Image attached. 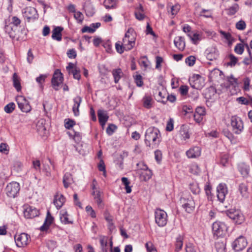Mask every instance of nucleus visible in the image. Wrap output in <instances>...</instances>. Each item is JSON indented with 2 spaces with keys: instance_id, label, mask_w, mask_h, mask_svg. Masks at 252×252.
<instances>
[{
  "instance_id": "obj_10",
  "label": "nucleus",
  "mask_w": 252,
  "mask_h": 252,
  "mask_svg": "<svg viewBox=\"0 0 252 252\" xmlns=\"http://www.w3.org/2000/svg\"><path fill=\"white\" fill-rule=\"evenodd\" d=\"M16 99L18 107L22 111L27 113L31 111L30 103L25 95H17Z\"/></svg>"
},
{
  "instance_id": "obj_25",
  "label": "nucleus",
  "mask_w": 252,
  "mask_h": 252,
  "mask_svg": "<svg viewBox=\"0 0 252 252\" xmlns=\"http://www.w3.org/2000/svg\"><path fill=\"white\" fill-rule=\"evenodd\" d=\"M175 46L180 51H183L185 48V42L184 37L177 36L174 40Z\"/></svg>"
},
{
  "instance_id": "obj_45",
  "label": "nucleus",
  "mask_w": 252,
  "mask_h": 252,
  "mask_svg": "<svg viewBox=\"0 0 252 252\" xmlns=\"http://www.w3.org/2000/svg\"><path fill=\"white\" fill-rule=\"evenodd\" d=\"M98 169L99 171L103 172V175L106 177V171L105 165L104 161L102 159L100 158L99 163L97 165Z\"/></svg>"
},
{
  "instance_id": "obj_4",
  "label": "nucleus",
  "mask_w": 252,
  "mask_h": 252,
  "mask_svg": "<svg viewBox=\"0 0 252 252\" xmlns=\"http://www.w3.org/2000/svg\"><path fill=\"white\" fill-rule=\"evenodd\" d=\"M180 203L185 211L189 213L193 211L195 207L194 201L189 194H184L180 198Z\"/></svg>"
},
{
  "instance_id": "obj_12",
  "label": "nucleus",
  "mask_w": 252,
  "mask_h": 252,
  "mask_svg": "<svg viewBox=\"0 0 252 252\" xmlns=\"http://www.w3.org/2000/svg\"><path fill=\"white\" fill-rule=\"evenodd\" d=\"M217 197L218 200L223 203L225 200L226 195L228 193L226 185L224 183L220 184L217 188Z\"/></svg>"
},
{
  "instance_id": "obj_17",
  "label": "nucleus",
  "mask_w": 252,
  "mask_h": 252,
  "mask_svg": "<svg viewBox=\"0 0 252 252\" xmlns=\"http://www.w3.org/2000/svg\"><path fill=\"white\" fill-rule=\"evenodd\" d=\"M65 200V197L59 192H57L54 195L53 203L56 208L59 210L63 205Z\"/></svg>"
},
{
  "instance_id": "obj_18",
  "label": "nucleus",
  "mask_w": 252,
  "mask_h": 252,
  "mask_svg": "<svg viewBox=\"0 0 252 252\" xmlns=\"http://www.w3.org/2000/svg\"><path fill=\"white\" fill-rule=\"evenodd\" d=\"M206 114L205 109L202 107H197L193 115L194 121L197 123H200Z\"/></svg>"
},
{
  "instance_id": "obj_21",
  "label": "nucleus",
  "mask_w": 252,
  "mask_h": 252,
  "mask_svg": "<svg viewBox=\"0 0 252 252\" xmlns=\"http://www.w3.org/2000/svg\"><path fill=\"white\" fill-rule=\"evenodd\" d=\"M54 218L51 216L50 213L48 211L47 214L46 218L44 224L40 227V230L41 231L47 230L49 226L52 223Z\"/></svg>"
},
{
  "instance_id": "obj_47",
  "label": "nucleus",
  "mask_w": 252,
  "mask_h": 252,
  "mask_svg": "<svg viewBox=\"0 0 252 252\" xmlns=\"http://www.w3.org/2000/svg\"><path fill=\"white\" fill-rule=\"evenodd\" d=\"M228 58L230 62L227 63V65L230 66H234L238 62V58L231 54L228 55Z\"/></svg>"
},
{
  "instance_id": "obj_9",
  "label": "nucleus",
  "mask_w": 252,
  "mask_h": 252,
  "mask_svg": "<svg viewBox=\"0 0 252 252\" xmlns=\"http://www.w3.org/2000/svg\"><path fill=\"white\" fill-rule=\"evenodd\" d=\"M247 245V240L245 237L240 236L232 242V247L235 252H238L243 251Z\"/></svg>"
},
{
  "instance_id": "obj_13",
  "label": "nucleus",
  "mask_w": 252,
  "mask_h": 252,
  "mask_svg": "<svg viewBox=\"0 0 252 252\" xmlns=\"http://www.w3.org/2000/svg\"><path fill=\"white\" fill-rule=\"evenodd\" d=\"M226 214L229 218L235 220L236 222L239 224L241 223L244 220L243 215L238 210H227Z\"/></svg>"
},
{
  "instance_id": "obj_28",
  "label": "nucleus",
  "mask_w": 252,
  "mask_h": 252,
  "mask_svg": "<svg viewBox=\"0 0 252 252\" xmlns=\"http://www.w3.org/2000/svg\"><path fill=\"white\" fill-rule=\"evenodd\" d=\"M219 57V51L215 47L211 48L207 53L206 58L210 61L216 60Z\"/></svg>"
},
{
  "instance_id": "obj_11",
  "label": "nucleus",
  "mask_w": 252,
  "mask_h": 252,
  "mask_svg": "<svg viewBox=\"0 0 252 252\" xmlns=\"http://www.w3.org/2000/svg\"><path fill=\"white\" fill-rule=\"evenodd\" d=\"M22 13L24 17L29 22L31 20H35L38 18V14L36 9L32 7H27L24 8Z\"/></svg>"
},
{
  "instance_id": "obj_48",
  "label": "nucleus",
  "mask_w": 252,
  "mask_h": 252,
  "mask_svg": "<svg viewBox=\"0 0 252 252\" xmlns=\"http://www.w3.org/2000/svg\"><path fill=\"white\" fill-rule=\"evenodd\" d=\"M15 108V104L13 102H10L7 104L4 108V111L7 113H11Z\"/></svg>"
},
{
  "instance_id": "obj_49",
  "label": "nucleus",
  "mask_w": 252,
  "mask_h": 252,
  "mask_svg": "<svg viewBox=\"0 0 252 252\" xmlns=\"http://www.w3.org/2000/svg\"><path fill=\"white\" fill-rule=\"evenodd\" d=\"M75 125V122L70 119L64 120V126L66 129H69Z\"/></svg>"
},
{
  "instance_id": "obj_6",
  "label": "nucleus",
  "mask_w": 252,
  "mask_h": 252,
  "mask_svg": "<svg viewBox=\"0 0 252 252\" xmlns=\"http://www.w3.org/2000/svg\"><path fill=\"white\" fill-rule=\"evenodd\" d=\"M155 221L159 227L164 226L167 222L166 213L160 209H157L155 212Z\"/></svg>"
},
{
  "instance_id": "obj_64",
  "label": "nucleus",
  "mask_w": 252,
  "mask_h": 252,
  "mask_svg": "<svg viewBox=\"0 0 252 252\" xmlns=\"http://www.w3.org/2000/svg\"><path fill=\"white\" fill-rule=\"evenodd\" d=\"M186 252H196L194 246L191 243H189L186 245Z\"/></svg>"
},
{
  "instance_id": "obj_57",
  "label": "nucleus",
  "mask_w": 252,
  "mask_h": 252,
  "mask_svg": "<svg viewBox=\"0 0 252 252\" xmlns=\"http://www.w3.org/2000/svg\"><path fill=\"white\" fill-rule=\"evenodd\" d=\"M9 150V148L8 145L4 143H1L0 144V152L4 153V154H7L8 151Z\"/></svg>"
},
{
  "instance_id": "obj_42",
  "label": "nucleus",
  "mask_w": 252,
  "mask_h": 252,
  "mask_svg": "<svg viewBox=\"0 0 252 252\" xmlns=\"http://www.w3.org/2000/svg\"><path fill=\"white\" fill-rule=\"evenodd\" d=\"M239 9V5L237 3L234 4L233 5L229 7L227 9V14L229 15H234Z\"/></svg>"
},
{
  "instance_id": "obj_62",
  "label": "nucleus",
  "mask_w": 252,
  "mask_h": 252,
  "mask_svg": "<svg viewBox=\"0 0 252 252\" xmlns=\"http://www.w3.org/2000/svg\"><path fill=\"white\" fill-rule=\"evenodd\" d=\"M190 172L194 174H198L200 172V170L196 164H194L191 165L190 169Z\"/></svg>"
},
{
  "instance_id": "obj_30",
  "label": "nucleus",
  "mask_w": 252,
  "mask_h": 252,
  "mask_svg": "<svg viewBox=\"0 0 252 252\" xmlns=\"http://www.w3.org/2000/svg\"><path fill=\"white\" fill-rule=\"evenodd\" d=\"M226 242L224 240H218L215 243V248L217 252H225Z\"/></svg>"
},
{
  "instance_id": "obj_46",
  "label": "nucleus",
  "mask_w": 252,
  "mask_h": 252,
  "mask_svg": "<svg viewBox=\"0 0 252 252\" xmlns=\"http://www.w3.org/2000/svg\"><path fill=\"white\" fill-rule=\"evenodd\" d=\"M239 190L243 196L248 195V187L245 184L242 183L239 186Z\"/></svg>"
},
{
  "instance_id": "obj_63",
  "label": "nucleus",
  "mask_w": 252,
  "mask_h": 252,
  "mask_svg": "<svg viewBox=\"0 0 252 252\" xmlns=\"http://www.w3.org/2000/svg\"><path fill=\"white\" fill-rule=\"evenodd\" d=\"M174 128V121L172 119H170L168 121L166 127V130L168 131H171Z\"/></svg>"
},
{
  "instance_id": "obj_37",
  "label": "nucleus",
  "mask_w": 252,
  "mask_h": 252,
  "mask_svg": "<svg viewBox=\"0 0 252 252\" xmlns=\"http://www.w3.org/2000/svg\"><path fill=\"white\" fill-rule=\"evenodd\" d=\"M103 5L107 9H115L117 7V1L116 0H105Z\"/></svg>"
},
{
  "instance_id": "obj_26",
  "label": "nucleus",
  "mask_w": 252,
  "mask_h": 252,
  "mask_svg": "<svg viewBox=\"0 0 252 252\" xmlns=\"http://www.w3.org/2000/svg\"><path fill=\"white\" fill-rule=\"evenodd\" d=\"M63 28L61 27H55L52 31V38L57 41H61L62 40V32Z\"/></svg>"
},
{
  "instance_id": "obj_2",
  "label": "nucleus",
  "mask_w": 252,
  "mask_h": 252,
  "mask_svg": "<svg viewBox=\"0 0 252 252\" xmlns=\"http://www.w3.org/2000/svg\"><path fill=\"white\" fill-rule=\"evenodd\" d=\"M63 80V75L61 71L59 69L56 70L51 80L53 88L55 90H59L61 88H63L64 91H68V86L66 84L62 85Z\"/></svg>"
},
{
  "instance_id": "obj_54",
  "label": "nucleus",
  "mask_w": 252,
  "mask_h": 252,
  "mask_svg": "<svg viewBox=\"0 0 252 252\" xmlns=\"http://www.w3.org/2000/svg\"><path fill=\"white\" fill-rule=\"evenodd\" d=\"M23 164L20 161L15 160L13 162V169L17 172L21 171Z\"/></svg>"
},
{
  "instance_id": "obj_19",
  "label": "nucleus",
  "mask_w": 252,
  "mask_h": 252,
  "mask_svg": "<svg viewBox=\"0 0 252 252\" xmlns=\"http://www.w3.org/2000/svg\"><path fill=\"white\" fill-rule=\"evenodd\" d=\"M201 149L199 147H193L186 152V155L189 158H196L200 156Z\"/></svg>"
},
{
  "instance_id": "obj_23",
  "label": "nucleus",
  "mask_w": 252,
  "mask_h": 252,
  "mask_svg": "<svg viewBox=\"0 0 252 252\" xmlns=\"http://www.w3.org/2000/svg\"><path fill=\"white\" fill-rule=\"evenodd\" d=\"M238 170L244 178L248 177L250 172V167L244 163L238 165Z\"/></svg>"
},
{
  "instance_id": "obj_56",
  "label": "nucleus",
  "mask_w": 252,
  "mask_h": 252,
  "mask_svg": "<svg viewBox=\"0 0 252 252\" xmlns=\"http://www.w3.org/2000/svg\"><path fill=\"white\" fill-rule=\"evenodd\" d=\"M121 43V41H118L115 44V47L117 52L120 54H122L125 50V49Z\"/></svg>"
},
{
  "instance_id": "obj_31",
  "label": "nucleus",
  "mask_w": 252,
  "mask_h": 252,
  "mask_svg": "<svg viewBox=\"0 0 252 252\" xmlns=\"http://www.w3.org/2000/svg\"><path fill=\"white\" fill-rule=\"evenodd\" d=\"M12 80L13 86L18 93L20 92L21 90L20 78L16 73L13 74Z\"/></svg>"
},
{
  "instance_id": "obj_58",
  "label": "nucleus",
  "mask_w": 252,
  "mask_h": 252,
  "mask_svg": "<svg viewBox=\"0 0 252 252\" xmlns=\"http://www.w3.org/2000/svg\"><path fill=\"white\" fill-rule=\"evenodd\" d=\"M195 58L194 56H190L186 58V63L189 66H193L195 62Z\"/></svg>"
},
{
  "instance_id": "obj_8",
  "label": "nucleus",
  "mask_w": 252,
  "mask_h": 252,
  "mask_svg": "<svg viewBox=\"0 0 252 252\" xmlns=\"http://www.w3.org/2000/svg\"><path fill=\"white\" fill-rule=\"evenodd\" d=\"M20 189L19 184L16 182H12L7 185L5 191L8 196L14 198L19 193Z\"/></svg>"
},
{
  "instance_id": "obj_43",
  "label": "nucleus",
  "mask_w": 252,
  "mask_h": 252,
  "mask_svg": "<svg viewBox=\"0 0 252 252\" xmlns=\"http://www.w3.org/2000/svg\"><path fill=\"white\" fill-rule=\"evenodd\" d=\"M220 32L228 41L229 44H232V43L234 41V38L230 33L222 31H220Z\"/></svg>"
},
{
  "instance_id": "obj_24",
  "label": "nucleus",
  "mask_w": 252,
  "mask_h": 252,
  "mask_svg": "<svg viewBox=\"0 0 252 252\" xmlns=\"http://www.w3.org/2000/svg\"><path fill=\"white\" fill-rule=\"evenodd\" d=\"M82 101L81 98L77 96L73 99L74 104L72 107V111L74 113V115L75 116H78L79 115V108L80 105V103Z\"/></svg>"
},
{
  "instance_id": "obj_14",
  "label": "nucleus",
  "mask_w": 252,
  "mask_h": 252,
  "mask_svg": "<svg viewBox=\"0 0 252 252\" xmlns=\"http://www.w3.org/2000/svg\"><path fill=\"white\" fill-rule=\"evenodd\" d=\"M29 238V235L25 233L16 235L14 238L17 246L18 247H23L26 246L28 243Z\"/></svg>"
},
{
  "instance_id": "obj_41",
  "label": "nucleus",
  "mask_w": 252,
  "mask_h": 252,
  "mask_svg": "<svg viewBox=\"0 0 252 252\" xmlns=\"http://www.w3.org/2000/svg\"><path fill=\"white\" fill-rule=\"evenodd\" d=\"M212 10L211 9H202L200 12L199 16L205 18H212Z\"/></svg>"
},
{
  "instance_id": "obj_44",
  "label": "nucleus",
  "mask_w": 252,
  "mask_h": 252,
  "mask_svg": "<svg viewBox=\"0 0 252 252\" xmlns=\"http://www.w3.org/2000/svg\"><path fill=\"white\" fill-rule=\"evenodd\" d=\"M100 243L102 250L104 252H107V240L104 236H101L100 237Z\"/></svg>"
},
{
  "instance_id": "obj_40",
  "label": "nucleus",
  "mask_w": 252,
  "mask_h": 252,
  "mask_svg": "<svg viewBox=\"0 0 252 252\" xmlns=\"http://www.w3.org/2000/svg\"><path fill=\"white\" fill-rule=\"evenodd\" d=\"M181 113L184 116H187L188 114H192L193 113L192 107L190 105H183L182 108Z\"/></svg>"
},
{
  "instance_id": "obj_50",
  "label": "nucleus",
  "mask_w": 252,
  "mask_h": 252,
  "mask_svg": "<svg viewBox=\"0 0 252 252\" xmlns=\"http://www.w3.org/2000/svg\"><path fill=\"white\" fill-rule=\"evenodd\" d=\"M244 45L241 43L237 44L234 48L235 52L239 55L242 54L244 52Z\"/></svg>"
},
{
  "instance_id": "obj_20",
  "label": "nucleus",
  "mask_w": 252,
  "mask_h": 252,
  "mask_svg": "<svg viewBox=\"0 0 252 252\" xmlns=\"http://www.w3.org/2000/svg\"><path fill=\"white\" fill-rule=\"evenodd\" d=\"M97 115L100 125L102 127L104 126L109 119L107 112L99 109L97 112Z\"/></svg>"
},
{
  "instance_id": "obj_22",
  "label": "nucleus",
  "mask_w": 252,
  "mask_h": 252,
  "mask_svg": "<svg viewBox=\"0 0 252 252\" xmlns=\"http://www.w3.org/2000/svg\"><path fill=\"white\" fill-rule=\"evenodd\" d=\"M179 135L180 138L184 141L189 139L190 135L189 132L188 127L185 125H182L180 127Z\"/></svg>"
},
{
  "instance_id": "obj_1",
  "label": "nucleus",
  "mask_w": 252,
  "mask_h": 252,
  "mask_svg": "<svg viewBox=\"0 0 252 252\" xmlns=\"http://www.w3.org/2000/svg\"><path fill=\"white\" fill-rule=\"evenodd\" d=\"M145 137V142L147 146L155 145L160 141V132L157 127H150L147 129Z\"/></svg>"
},
{
  "instance_id": "obj_60",
  "label": "nucleus",
  "mask_w": 252,
  "mask_h": 252,
  "mask_svg": "<svg viewBox=\"0 0 252 252\" xmlns=\"http://www.w3.org/2000/svg\"><path fill=\"white\" fill-rule=\"evenodd\" d=\"M74 17L79 23H81L84 19V16L80 11L76 12L74 14Z\"/></svg>"
},
{
  "instance_id": "obj_59",
  "label": "nucleus",
  "mask_w": 252,
  "mask_h": 252,
  "mask_svg": "<svg viewBox=\"0 0 252 252\" xmlns=\"http://www.w3.org/2000/svg\"><path fill=\"white\" fill-rule=\"evenodd\" d=\"M86 211L92 218H95L96 217L95 212L91 206H87Z\"/></svg>"
},
{
  "instance_id": "obj_5",
  "label": "nucleus",
  "mask_w": 252,
  "mask_h": 252,
  "mask_svg": "<svg viewBox=\"0 0 252 252\" xmlns=\"http://www.w3.org/2000/svg\"><path fill=\"white\" fill-rule=\"evenodd\" d=\"M227 226L223 222L217 221L214 222L212 225L214 235L217 237H221L224 235L227 231Z\"/></svg>"
},
{
  "instance_id": "obj_29",
  "label": "nucleus",
  "mask_w": 252,
  "mask_h": 252,
  "mask_svg": "<svg viewBox=\"0 0 252 252\" xmlns=\"http://www.w3.org/2000/svg\"><path fill=\"white\" fill-rule=\"evenodd\" d=\"M68 214L66 211L63 210L60 213V220L61 222L64 224H72L73 221L69 220Z\"/></svg>"
},
{
  "instance_id": "obj_32",
  "label": "nucleus",
  "mask_w": 252,
  "mask_h": 252,
  "mask_svg": "<svg viewBox=\"0 0 252 252\" xmlns=\"http://www.w3.org/2000/svg\"><path fill=\"white\" fill-rule=\"evenodd\" d=\"M157 97H156V99L158 101L161 102L163 104H165L168 100L171 102H174L176 99L175 95H167V97H166V100H163V99L165 98L164 96L157 95Z\"/></svg>"
},
{
  "instance_id": "obj_16",
  "label": "nucleus",
  "mask_w": 252,
  "mask_h": 252,
  "mask_svg": "<svg viewBox=\"0 0 252 252\" xmlns=\"http://www.w3.org/2000/svg\"><path fill=\"white\" fill-rule=\"evenodd\" d=\"M202 78L199 75H193L189 80L191 87L196 90H199L203 86Z\"/></svg>"
},
{
  "instance_id": "obj_33",
  "label": "nucleus",
  "mask_w": 252,
  "mask_h": 252,
  "mask_svg": "<svg viewBox=\"0 0 252 252\" xmlns=\"http://www.w3.org/2000/svg\"><path fill=\"white\" fill-rule=\"evenodd\" d=\"M73 182L72 175L69 173H66L63 178V184L65 188H67Z\"/></svg>"
},
{
  "instance_id": "obj_38",
  "label": "nucleus",
  "mask_w": 252,
  "mask_h": 252,
  "mask_svg": "<svg viewBox=\"0 0 252 252\" xmlns=\"http://www.w3.org/2000/svg\"><path fill=\"white\" fill-rule=\"evenodd\" d=\"M45 125V121L43 119H41L39 120L36 124V128L38 132L42 133H44V132L46 131V126Z\"/></svg>"
},
{
  "instance_id": "obj_3",
  "label": "nucleus",
  "mask_w": 252,
  "mask_h": 252,
  "mask_svg": "<svg viewBox=\"0 0 252 252\" xmlns=\"http://www.w3.org/2000/svg\"><path fill=\"white\" fill-rule=\"evenodd\" d=\"M133 30L129 29L125 33L121 43L126 51L131 50L135 45V38L132 35Z\"/></svg>"
},
{
  "instance_id": "obj_35",
  "label": "nucleus",
  "mask_w": 252,
  "mask_h": 252,
  "mask_svg": "<svg viewBox=\"0 0 252 252\" xmlns=\"http://www.w3.org/2000/svg\"><path fill=\"white\" fill-rule=\"evenodd\" d=\"M112 73L114 77V82L117 83L120 78L123 76L124 73L121 68L114 69L112 70Z\"/></svg>"
},
{
  "instance_id": "obj_55",
  "label": "nucleus",
  "mask_w": 252,
  "mask_h": 252,
  "mask_svg": "<svg viewBox=\"0 0 252 252\" xmlns=\"http://www.w3.org/2000/svg\"><path fill=\"white\" fill-rule=\"evenodd\" d=\"M188 35L189 37L192 42L196 44L197 43L198 41L199 40V35L197 33H193L191 34L190 33L188 34Z\"/></svg>"
},
{
  "instance_id": "obj_53",
  "label": "nucleus",
  "mask_w": 252,
  "mask_h": 252,
  "mask_svg": "<svg viewBox=\"0 0 252 252\" xmlns=\"http://www.w3.org/2000/svg\"><path fill=\"white\" fill-rule=\"evenodd\" d=\"M21 21L20 19L18 18L17 16H13L11 19V22L10 24L13 26H14L16 28L20 24Z\"/></svg>"
},
{
  "instance_id": "obj_61",
  "label": "nucleus",
  "mask_w": 252,
  "mask_h": 252,
  "mask_svg": "<svg viewBox=\"0 0 252 252\" xmlns=\"http://www.w3.org/2000/svg\"><path fill=\"white\" fill-rule=\"evenodd\" d=\"M116 128L117 127L115 125L110 124L106 128V132L109 135H112Z\"/></svg>"
},
{
  "instance_id": "obj_51",
  "label": "nucleus",
  "mask_w": 252,
  "mask_h": 252,
  "mask_svg": "<svg viewBox=\"0 0 252 252\" xmlns=\"http://www.w3.org/2000/svg\"><path fill=\"white\" fill-rule=\"evenodd\" d=\"M70 74H72L73 75V78L75 79H77L78 80H80L81 75H80V69L79 67H76L75 69H74Z\"/></svg>"
},
{
  "instance_id": "obj_34",
  "label": "nucleus",
  "mask_w": 252,
  "mask_h": 252,
  "mask_svg": "<svg viewBox=\"0 0 252 252\" xmlns=\"http://www.w3.org/2000/svg\"><path fill=\"white\" fill-rule=\"evenodd\" d=\"M153 100L152 97L149 95L145 96L143 99V106L147 109H150L153 106Z\"/></svg>"
},
{
  "instance_id": "obj_36",
  "label": "nucleus",
  "mask_w": 252,
  "mask_h": 252,
  "mask_svg": "<svg viewBox=\"0 0 252 252\" xmlns=\"http://www.w3.org/2000/svg\"><path fill=\"white\" fill-rule=\"evenodd\" d=\"M139 174L141 179L146 181L149 180L152 177V172L148 169L145 171H141Z\"/></svg>"
},
{
  "instance_id": "obj_52",
  "label": "nucleus",
  "mask_w": 252,
  "mask_h": 252,
  "mask_svg": "<svg viewBox=\"0 0 252 252\" xmlns=\"http://www.w3.org/2000/svg\"><path fill=\"white\" fill-rule=\"evenodd\" d=\"M235 26L237 29L243 31L246 29V24L244 21L241 20L236 23Z\"/></svg>"
},
{
  "instance_id": "obj_15",
  "label": "nucleus",
  "mask_w": 252,
  "mask_h": 252,
  "mask_svg": "<svg viewBox=\"0 0 252 252\" xmlns=\"http://www.w3.org/2000/svg\"><path fill=\"white\" fill-rule=\"evenodd\" d=\"M39 212L36 208L33 206H26L24 209V215L26 218L31 219L38 216Z\"/></svg>"
},
{
  "instance_id": "obj_7",
  "label": "nucleus",
  "mask_w": 252,
  "mask_h": 252,
  "mask_svg": "<svg viewBox=\"0 0 252 252\" xmlns=\"http://www.w3.org/2000/svg\"><path fill=\"white\" fill-rule=\"evenodd\" d=\"M232 130L236 134H240L244 129V124L240 118L233 116L231 118Z\"/></svg>"
},
{
  "instance_id": "obj_27",
  "label": "nucleus",
  "mask_w": 252,
  "mask_h": 252,
  "mask_svg": "<svg viewBox=\"0 0 252 252\" xmlns=\"http://www.w3.org/2000/svg\"><path fill=\"white\" fill-rule=\"evenodd\" d=\"M16 28L13 27L11 24L5 25L4 27L5 32L8 34L9 37L11 38H14L16 35Z\"/></svg>"
},
{
  "instance_id": "obj_39",
  "label": "nucleus",
  "mask_w": 252,
  "mask_h": 252,
  "mask_svg": "<svg viewBox=\"0 0 252 252\" xmlns=\"http://www.w3.org/2000/svg\"><path fill=\"white\" fill-rule=\"evenodd\" d=\"M183 237L179 235L176 238V241L175 244V251L178 252L182 248L183 245Z\"/></svg>"
}]
</instances>
